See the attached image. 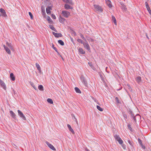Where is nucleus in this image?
Instances as JSON below:
<instances>
[{
	"label": "nucleus",
	"mask_w": 151,
	"mask_h": 151,
	"mask_svg": "<svg viewBox=\"0 0 151 151\" xmlns=\"http://www.w3.org/2000/svg\"><path fill=\"white\" fill-rule=\"evenodd\" d=\"M120 4L121 5L120 7L121 8L122 10L124 11H126V10H127V8H126V6L124 5V4L122 2H121L120 3Z\"/></svg>",
	"instance_id": "nucleus-7"
},
{
	"label": "nucleus",
	"mask_w": 151,
	"mask_h": 151,
	"mask_svg": "<svg viewBox=\"0 0 151 151\" xmlns=\"http://www.w3.org/2000/svg\"><path fill=\"white\" fill-rule=\"evenodd\" d=\"M114 137L115 139H116V140L117 141H118V140H119L120 138L119 137V135H116V134L114 136Z\"/></svg>",
	"instance_id": "nucleus-32"
},
{
	"label": "nucleus",
	"mask_w": 151,
	"mask_h": 151,
	"mask_svg": "<svg viewBox=\"0 0 151 151\" xmlns=\"http://www.w3.org/2000/svg\"><path fill=\"white\" fill-rule=\"evenodd\" d=\"M127 127L128 129L132 132L133 131V129L131 127V125L130 124H128L127 125Z\"/></svg>",
	"instance_id": "nucleus-34"
},
{
	"label": "nucleus",
	"mask_w": 151,
	"mask_h": 151,
	"mask_svg": "<svg viewBox=\"0 0 151 151\" xmlns=\"http://www.w3.org/2000/svg\"><path fill=\"white\" fill-rule=\"evenodd\" d=\"M4 47L5 50L6 52L9 54H11V52L9 49L8 47H7L5 45H3Z\"/></svg>",
	"instance_id": "nucleus-15"
},
{
	"label": "nucleus",
	"mask_w": 151,
	"mask_h": 151,
	"mask_svg": "<svg viewBox=\"0 0 151 151\" xmlns=\"http://www.w3.org/2000/svg\"><path fill=\"white\" fill-rule=\"evenodd\" d=\"M50 28L52 29V30L54 31L57 32V30L52 25H50L49 26Z\"/></svg>",
	"instance_id": "nucleus-29"
},
{
	"label": "nucleus",
	"mask_w": 151,
	"mask_h": 151,
	"mask_svg": "<svg viewBox=\"0 0 151 151\" xmlns=\"http://www.w3.org/2000/svg\"><path fill=\"white\" fill-rule=\"evenodd\" d=\"M80 78L82 83H83L86 86H87L88 85L87 83L84 76H81Z\"/></svg>",
	"instance_id": "nucleus-5"
},
{
	"label": "nucleus",
	"mask_w": 151,
	"mask_h": 151,
	"mask_svg": "<svg viewBox=\"0 0 151 151\" xmlns=\"http://www.w3.org/2000/svg\"><path fill=\"white\" fill-rule=\"evenodd\" d=\"M10 78L11 80L14 81L15 80V77L13 73H11L10 75Z\"/></svg>",
	"instance_id": "nucleus-16"
},
{
	"label": "nucleus",
	"mask_w": 151,
	"mask_h": 151,
	"mask_svg": "<svg viewBox=\"0 0 151 151\" xmlns=\"http://www.w3.org/2000/svg\"><path fill=\"white\" fill-rule=\"evenodd\" d=\"M51 17L53 19H55L56 18V17L54 14H52L51 15Z\"/></svg>",
	"instance_id": "nucleus-51"
},
{
	"label": "nucleus",
	"mask_w": 151,
	"mask_h": 151,
	"mask_svg": "<svg viewBox=\"0 0 151 151\" xmlns=\"http://www.w3.org/2000/svg\"><path fill=\"white\" fill-rule=\"evenodd\" d=\"M73 39H71V41H72Z\"/></svg>",
	"instance_id": "nucleus-62"
},
{
	"label": "nucleus",
	"mask_w": 151,
	"mask_h": 151,
	"mask_svg": "<svg viewBox=\"0 0 151 151\" xmlns=\"http://www.w3.org/2000/svg\"><path fill=\"white\" fill-rule=\"evenodd\" d=\"M31 85L32 86V87L35 90H37V87L33 83H32L31 84Z\"/></svg>",
	"instance_id": "nucleus-41"
},
{
	"label": "nucleus",
	"mask_w": 151,
	"mask_h": 151,
	"mask_svg": "<svg viewBox=\"0 0 151 151\" xmlns=\"http://www.w3.org/2000/svg\"><path fill=\"white\" fill-rule=\"evenodd\" d=\"M0 84L2 87L5 90L6 89V86L4 82L1 79H0Z\"/></svg>",
	"instance_id": "nucleus-9"
},
{
	"label": "nucleus",
	"mask_w": 151,
	"mask_h": 151,
	"mask_svg": "<svg viewBox=\"0 0 151 151\" xmlns=\"http://www.w3.org/2000/svg\"><path fill=\"white\" fill-rule=\"evenodd\" d=\"M49 1V0H48V2Z\"/></svg>",
	"instance_id": "nucleus-61"
},
{
	"label": "nucleus",
	"mask_w": 151,
	"mask_h": 151,
	"mask_svg": "<svg viewBox=\"0 0 151 151\" xmlns=\"http://www.w3.org/2000/svg\"><path fill=\"white\" fill-rule=\"evenodd\" d=\"M83 45L84 47L87 49L88 51L90 50L89 46L87 43H84Z\"/></svg>",
	"instance_id": "nucleus-8"
},
{
	"label": "nucleus",
	"mask_w": 151,
	"mask_h": 151,
	"mask_svg": "<svg viewBox=\"0 0 151 151\" xmlns=\"http://www.w3.org/2000/svg\"><path fill=\"white\" fill-rule=\"evenodd\" d=\"M59 22L61 23H63L65 20V19L63 18H62L61 16L59 18Z\"/></svg>",
	"instance_id": "nucleus-23"
},
{
	"label": "nucleus",
	"mask_w": 151,
	"mask_h": 151,
	"mask_svg": "<svg viewBox=\"0 0 151 151\" xmlns=\"http://www.w3.org/2000/svg\"><path fill=\"white\" fill-rule=\"evenodd\" d=\"M42 3H44V4L46 6L47 4V0H42Z\"/></svg>",
	"instance_id": "nucleus-43"
},
{
	"label": "nucleus",
	"mask_w": 151,
	"mask_h": 151,
	"mask_svg": "<svg viewBox=\"0 0 151 151\" xmlns=\"http://www.w3.org/2000/svg\"><path fill=\"white\" fill-rule=\"evenodd\" d=\"M38 89L40 91H43V86L42 85H39L38 86Z\"/></svg>",
	"instance_id": "nucleus-35"
},
{
	"label": "nucleus",
	"mask_w": 151,
	"mask_h": 151,
	"mask_svg": "<svg viewBox=\"0 0 151 151\" xmlns=\"http://www.w3.org/2000/svg\"><path fill=\"white\" fill-rule=\"evenodd\" d=\"M141 116L139 114H137L135 116H134V117H133V119H134V122H137V119H136V118H137L139 119L140 118Z\"/></svg>",
	"instance_id": "nucleus-11"
},
{
	"label": "nucleus",
	"mask_w": 151,
	"mask_h": 151,
	"mask_svg": "<svg viewBox=\"0 0 151 151\" xmlns=\"http://www.w3.org/2000/svg\"><path fill=\"white\" fill-rule=\"evenodd\" d=\"M53 34L56 37H62V35L61 33H55L54 32H52Z\"/></svg>",
	"instance_id": "nucleus-13"
},
{
	"label": "nucleus",
	"mask_w": 151,
	"mask_h": 151,
	"mask_svg": "<svg viewBox=\"0 0 151 151\" xmlns=\"http://www.w3.org/2000/svg\"><path fill=\"white\" fill-rule=\"evenodd\" d=\"M77 41L78 42L80 43L81 44H83V43H84L83 40L81 39H78Z\"/></svg>",
	"instance_id": "nucleus-42"
},
{
	"label": "nucleus",
	"mask_w": 151,
	"mask_h": 151,
	"mask_svg": "<svg viewBox=\"0 0 151 151\" xmlns=\"http://www.w3.org/2000/svg\"><path fill=\"white\" fill-rule=\"evenodd\" d=\"M73 39H71V41H72Z\"/></svg>",
	"instance_id": "nucleus-64"
},
{
	"label": "nucleus",
	"mask_w": 151,
	"mask_h": 151,
	"mask_svg": "<svg viewBox=\"0 0 151 151\" xmlns=\"http://www.w3.org/2000/svg\"><path fill=\"white\" fill-rule=\"evenodd\" d=\"M17 112L18 113V115L20 116V117L23 120L25 121L26 120V118L23 113L22 112V111L19 110H17Z\"/></svg>",
	"instance_id": "nucleus-3"
},
{
	"label": "nucleus",
	"mask_w": 151,
	"mask_h": 151,
	"mask_svg": "<svg viewBox=\"0 0 151 151\" xmlns=\"http://www.w3.org/2000/svg\"><path fill=\"white\" fill-rule=\"evenodd\" d=\"M41 10L43 18L45 19V20H47V17H46V15L45 11V8L44 6L42 5V6Z\"/></svg>",
	"instance_id": "nucleus-1"
},
{
	"label": "nucleus",
	"mask_w": 151,
	"mask_h": 151,
	"mask_svg": "<svg viewBox=\"0 0 151 151\" xmlns=\"http://www.w3.org/2000/svg\"><path fill=\"white\" fill-rule=\"evenodd\" d=\"M46 11L47 13V7H46Z\"/></svg>",
	"instance_id": "nucleus-57"
},
{
	"label": "nucleus",
	"mask_w": 151,
	"mask_h": 151,
	"mask_svg": "<svg viewBox=\"0 0 151 151\" xmlns=\"http://www.w3.org/2000/svg\"><path fill=\"white\" fill-rule=\"evenodd\" d=\"M127 86L129 89V90L130 91H132V89L131 88V87L130 86L129 84H127Z\"/></svg>",
	"instance_id": "nucleus-50"
},
{
	"label": "nucleus",
	"mask_w": 151,
	"mask_h": 151,
	"mask_svg": "<svg viewBox=\"0 0 151 151\" xmlns=\"http://www.w3.org/2000/svg\"><path fill=\"white\" fill-rule=\"evenodd\" d=\"M80 36L82 38V39H83L84 40H86V39L83 36V35L82 34H80Z\"/></svg>",
	"instance_id": "nucleus-48"
},
{
	"label": "nucleus",
	"mask_w": 151,
	"mask_h": 151,
	"mask_svg": "<svg viewBox=\"0 0 151 151\" xmlns=\"http://www.w3.org/2000/svg\"><path fill=\"white\" fill-rule=\"evenodd\" d=\"M67 127L70 131L72 133V134H74L75 132L73 129L71 128L70 125L69 124H68Z\"/></svg>",
	"instance_id": "nucleus-17"
},
{
	"label": "nucleus",
	"mask_w": 151,
	"mask_h": 151,
	"mask_svg": "<svg viewBox=\"0 0 151 151\" xmlns=\"http://www.w3.org/2000/svg\"><path fill=\"white\" fill-rule=\"evenodd\" d=\"M88 64L91 67H92V64H91V63L88 62Z\"/></svg>",
	"instance_id": "nucleus-53"
},
{
	"label": "nucleus",
	"mask_w": 151,
	"mask_h": 151,
	"mask_svg": "<svg viewBox=\"0 0 151 151\" xmlns=\"http://www.w3.org/2000/svg\"><path fill=\"white\" fill-rule=\"evenodd\" d=\"M128 142L129 143V144L130 145H131L132 146H133V145H132V143L133 142L129 140H128Z\"/></svg>",
	"instance_id": "nucleus-46"
},
{
	"label": "nucleus",
	"mask_w": 151,
	"mask_h": 151,
	"mask_svg": "<svg viewBox=\"0 0 151 151\" xmlns=\"http://www.w3.org/2000/svg\"><path fill=\"white\" fill-rule=\"evenodd\" d=\"M6 44V45L8 46L9 47L10 49L11 50L13 49L11 43H9L8 42H7Z\"/></svg>",
	"instance_id": "nucleus-27"
},
{
	"label": "nucleus",
	"mask_w": 151,
	"mask_h": 151,
	"mask_svg": "<svg viewBox=\"0 0 151 151\" xmlns=\"http://www.w3.org/2000/svg\"><path fill=\"white\" fill-rule=\"evenodd\" d=\"M0 12L1 16L4 17H7V15L6 14L5 10L3 8H1L0 9Z\"/></svg>",
	"instance_id": "nucleus-6"
},
{
	"label": "nucleus",
	"mask_w": 151,
	"mask_h": 151,
	"mask_svg": "<svg viewBox=\"0 0 151 151\" xmlns=\"http://www.w3.org/2000/svg\"><path fill=\"white\" fill-rule=\"evenodd\" d=\"M75 90L76 93H81V91L78 88V87H75Z\"/></svg>",
	"instance_id": "nucleus-26"
},
{
	"label": "nucleus",
	"mask_w": 151,
	"mask_h": 151,
	"mask_svg": "<svg viewBox=\"0 0 151 151\" xmlns=\"http://www.w3.org/2000/svg\"><path fill=\"white\" fill-rule=\"evenodd\" d=\"M58 42L61 45H64V43L63 41L62 40H59L58 41Z\"/></svg>",
	"instance_id": "nucleus-37"
},
{
	"label": "nucleus",
	"mask_w": 151,
	"mask_h": 151,
	"mask_svg": "<svg viewBox=\"0 0 151 151\" xmlns=\"http://www.w3.org/2000/svg\"><path fill=\"white\" fill-rule=\"evenodd\" d=\"M118 142L121 145L123 144V141L121 138L119 140H118Z\"/></svg>",
	"instance_id": "nucleus-39"
},
{
	"label": "nucleus",
	"mask_w": 151,
	"mask_h": 151,
	"mask_svg": "<svg viewBox=\"0 0 151 151\" xmlns=\"http://www.w3.org/2000/svg\"><path fill=\"white\" fill-rule=\"evenodd\" d=\"M142 148L144 149H145V146H144L143 145V146H141Z\"/></svg>",
	"instance_id": "nucleus-54"
},
{
	"label": "nucleus",
	"mask_w": 151,
	"mask_h": 151,
	"mask_svg": "<svg viewBox=\"0 0 151 151\" xmlns=\"http://www.w3.org/2000/svg\"><path fill=\"white\" fill-rule=\"evenodd\" d=\"M85 150L86 151H90L87 148L85 149Z\"/></svg>",
	"instance_id": "nucleus-56"
},
{
	"label": "nucleus",
	"mask_w": 151,
	"mask_h": 151,
	"mask_svg": "<svg viewBox=\"0 0 151 151\" xmlns=\"http://www.w3.org/2000/svg\"><path fill=\"white\" fill-rule=\"evenodd\" d=\"M124 117H126V118H127V116L125 114L124 115Z\"/></svg>",
	"instance_id": "nucleus-58"
},
{
	"label": "nucleus",
	"mask_w": 151,
	"mask_h": 151,
	"mask_svg": "<svg viewBox=\"0 0 151 151\" xmlns=\"http://www.w3.org/2000/svg\"><path fill=\"white\" fill-rule=\"evenodd\" d=\"M65 9H71L72 8L68 4H66L65 5Z\"/></svg>",
	"instance_id": "nucleus-24"
},
{
	"label": "nucleus",
	"mask_w": 151,
	"mask_h": 151,
	"mask_svg": "<svg viewBox=\"0 0 151 151\" xmlns=\"http://www.w3.org/2000/svg\"><path fill=\"white\" fill-rule=\"evenodd\" d=\"M136 81L138 83H139L141 81V77L139 76L137 77L136 79Z\"/></svg>",
	"instance_id": "nucleus-18"
},
{
	"label": "nucleus",
	"mask_w": 151,
	"mask_h": 151,
	"mask_svg": "<svg viewBox=\"0 0 151 151\" xmlns=\"http://www.w3.org/2000/svg\"><path fill=\"white\" fill-rule=\"evenodd\" d=\"M87 40L89 42H93L94 41L93 39L91 38H87Z\"/></svg>",
	"instance_id": "nucleus-44"
},
{
	"label": "nucleus",
	"mask_w": 151,
	"mask_h": 151,
	"mask_svg": "<svg viewBox=\"0 0 151 151\" xmlns=\"http://www.w3.org/2000/svg\"><path fill=\"white\" fill-rule=\"evenodd\" d=\"M115 99H116V101L117 103H118V104L119 103V100L118 98L117 97H116V98H115Z\"/></svg>",
	"instance_id": "nucleus-49"
},
{
	"label": "nucleus",
	"mask_w": 151,
	"mask_h": 151,
	"mask_svg": "<svg viewBox=\"0 0 151 151\" xmlns=\"http://www.w3.org/2000/svg\"><path fill=\"white\" fill-rule=\"evenodd\" d=\"M36 66L37 68V69L38 70L39 72L40 73L41 72V68L39 65L37 63H36Z\"/></svg>",
	"instance_id": "nucleus-22"
},
{
	"label": "nucleus",
	"mask_w": 151,
	"mask_h": 151,
	"mask_svg": "<svg viewBox=\"0 0 151 151\" xmlns=\"http://www.w3.org/2000/svg\"><path fill=\"white\" fill-rule=\"evenodd\" d=\"M96 107L99 111H103V109L101 108L100 106L97 105V106Z\"/></svg>",
	"instance_id": "nucleus-38"
},
{
	"label": "nucleus",
	"mask_w": 151,
	"mask_h": 151,
	"mask_svg": "<svg viewBox=\"0 0 151 151\" xmlns=\"http://www.w3.org/2000/svg\"><path fill=\"white\" fill-rule=\"evenodd\" d=\"M138 140L139 144H140L141 146H143L141 140L139 138L138 139Z\"/></svg>",
	"instance_id": "nucleus-45"
},
{
	"label": "nucleus",
	"mask_w": 151,
	"mask_h": 151,
	"mask_svg": "<svg viewBox=\"0 0 151 151\" xmlns=\"http://www.w3.org/2000/svg\"><path fill=\"white\" fill-rule=\"evenodd\" d=\"M145 4L146 6V7L147 8V9L150 14L151 15V10L150 9V7L148 5V3L147 2H145Z\"/></svg>",
	"instance_id": "nucleus-14"
},
{
	"label": "nucleus",
	"mask_w": 151,
	"mask_h": 151,
	"mask_svg": "<svg viewBox=\"0 0 151 151\" xmlns=\"http://www.w3.org/2000/svg\"><path fill=\"white\" fill-rule=\"evenodd\" d=\"M9 113L11 114V116L13 119H15L16 118V115L12 111H9Z\"/></svg>",
	"instance_id": "nucleus-12"
},
{
	"label": "nucleus",
	"mask_w": 151,
	"mask_h": 151,
	"mask_svg": "<svg viewBox=\"0 0 151 151\" xmlns=\"http://www.w3.org/2000/svg\"><path fill=\"white\" fill-rule=\"evenodd\" d=\"M48 102L52 104L53 103V101L52 99L49 98L48 99Z\"/></svg>",
	"instance_id": "nucleus-33"
},
{
	"label": "nucleus",
	"mask_w": 151,
	"mask_h": 151,
	"mask_svg": "<svg viewBox=\"0 0 151 151\" xmlns=\"http://www.w3.org/2000/svg\"><path fill=\"white\" fill-rule=\"evenodd\" d=\"M48 146L50 149L53 150H55L56 149L51 144L48 142Z\"/></svg>",
	"instance_id": "nucleus-19"
},
{
	"label": "nucleus",
	"mask_w": 151,
	"mask_h": 151,
	"mask_svg": "<svg viewBox=\"0 0 151 151\" xmlns=\"http://www.w3.org/2000/svg\"><path fill=\"white\" fill-rule=\"evenodd\" d=\"M63 1L69 4H72L73 2L71 0H62Z\"/></svg>",
	"instance_id": "nucleus-20"
},
{
	"label": "nucleus",
	"mask_w": 151,
	"mask_h": 151,
	"mask_svg": "<svg viewBox=\"0 0 151 151\" xmlns=\"http://www.w3.org/2000/svg\"><path fill=\"white\" fill-rule=\"evenodd\" d=\"M48 22L50 24H53V22L52 20L51 19L50 17L48 16Z\"/></svg>",
	"instance_id": "nucleus-28"
},
{
	"label": "nucleus",
	"mask_w": 151,
	"mask_h": 151,
	"mask_svg": "<svg viewBox=\"0 0 151 151\" xmlns=\"http://www.w3.org/2000/svg\"><path fill=\"white\" fill-rule=\"evenodd\" d=\"M112 18L114 23L115 24H116V20L115 17L114 16H112Z\"/></svg>",
	"instance_id": "nucleus-31"
},
{
	"label": "nucleus",
	"mask_w": 151,
	"mask_h": 151,
	"mask_svg": "<svg viewBox=\"0 0 151 151\" xmlns=\"http://www.w3.org/2000/svg\"><path fill=\"white\" fill-rule=\"evenodd\" d=\"M73 33L74 35L76 36V33L75 32H73Z\"/></svg>",
	"instance_id": "nucleus-55"
},
{
	"label": "nucleus",
	"mask_w": 151,
	"mask_h": 151,
	"mask_svg": "<svg viewBox=\"0 0 151 151\" xmlns=\"http://www.w3.org/2000/svg\"><path fill=\"white\" fill-rule=\"evenodd\" d=\"M106 4H107V5L110 8L112 7V5L111 4V2L110 1H106Z\"/></svg>",
	"instance_id": "nucleus-25"
},
{
	"label": "nucleus",
	"mask_w": 151,
	"mask_h": 151,
	"mask_svg": "<svg viewBox=\"0 0 151 151\" xmlns=\"http://www.w3.org/2000/svg\"><path fill=\"white\" fill-rule=\"evenodd\" d=\"M94 9L97 11L101 12L103 11V9L99 5L94 4L93 5Z\"/></svg>",
	"instance_id": "nucleus-2"
},
{
	"label": "nucleus",
	"mask_w": 151,
	"mask_h": 151,
	"mask_svg": "<svg viewBox=\"0 0 151 151\" xmlns=\"http://www.w3.org/2000/svg\"><path fill=\"white\" fill-rule=\"evenodd\" d=\"M52 47L54 49V50H55L56 52H57L58 54H60L59 52L58 51L57 48L54 47V45L52 43Z\"/></svg>",
	"instance_id": "nucleus-30"
},
{
	"label": "nucleus",
	"mask_w": 151,
	"mask_h": 151,
	"mask_svg": "<svg viewBox=\"0 0 151 151\" xmlns=\"http://www.w3.org/2000/svg\"><path fill=\"white\" fill-rule=\"evenodd\" d=\"M129 113L131 115L132 117H134V116L133 112L130 110H129Z\"/></svg>",
	"instance_id": "nucleus-36"
},
{
	"label": "nucleus",
	"mask_w": 151,
	"mask_h": 151,
	"mask_svg": "<svg viewBox=\"0 0 151 151\" xmlns=\"http://www.w3.org/2000/svg\"><path fill=\"white\" fill-rule=\"evenodd\" d=\"M78 51L80 54H84L85 53V52L83 50L82 48H80L78 50Z\"/></svg>",
	"instance_id": "nucleus-21"
},
{
	"label": "nucleus",
	"mask_w": 151,
	"mask_h": 151,
	"mask_svg": "<svg viewBox=\"0 0 151 151\" xmlns=\"http://www.w3.org/2000/svg\"><path fill=\"white\" fill-rule=\"evenodd\" d=\"M71 115H72V117H73L75 121L76 122V123L77 124H78V122L77 121V119L76 118L75 116H74V115L73 114H72Z\"/></svg>",
	"instance_id": "nucleus-40"
},
{
	"label": "nucleus",
	"mask_w": 151,
	"mask_h": 151,
	"mask_svg": "<svg viewBox=\"0 0 151 151\" xmlns=\"http://www.w3.org/2000/svg\"><path fill=\"white\" fill-rule=\"evenodd\" d=\"M52 5L50 4V6L48 5V14H50V10H52Z\"/></svg>",
	"instance_id": "nucleus-10"
},
{
	"label": "nucleus",
	"mask_w": 151,
	"mask_h": 151,
	"mask_svg": "<svg viewBox=\"0 0 151 151\" xmlns=\"http://www.w3.org/2000/svg\"><path fill=\"white\" fill-rule=\"evenodd\" d=\"M110 1L109 0H105L106 2V1Z\"/></svg>",
	"instance_id": "nucleus-59"
},
{
	"label": "nucleus",
	"mask_w": 151,
	"mask_h": 151,
	"mask_svg": "<svg viewBox=\"0 0 151 151\" xmlns=\"http://www.w3.org/2000/svg\"><path fill=\"white\" fill-rule=\"evenodd\" d=\"M62 14L64 17L66 18L68 17L70 15V12L66 11H62Z\"/></svg>",
	"instance_id": "nucleus-4"
},
{
	"label": "nucleus",
	"mask_w": 151,
	"mask_h": 151,
	"mask_svg": "<svg viewBox=\"0 0 151 151\" xmlns=\"http://www.w3.org/2000/svg\"><path fill=\"white\" fill-rule=\"evenodd\" d=\"M29 14L30 16V17L31 19H32L33 18V16L31 13L30 12H29Z\"/></svg>",
	"instance_id": "nucleus-47"
},
{
	"label": "nucleus",
	"mask_w": 151,
	"mask_h": 151,
	"mask_svg": "<svg viewBox=\"0 0 151 151\" xmlns=\"http://www.w3.org/2000/svg\"><path fill=\"white\" fill-rule=\"evenodd\" d=\"M121 145L124 149H125V145H123L122 144Z\"/></svg>",
	"instance_id": "nucleus-52"
},
{
	"label": "nucleus",
	"mask_w": 151,
	"mask_h": 151,
	"mask_svg": "<svg viewBox=\"0 0 151 151\" xmlns=\"http://www.w3.org/2000/svg\"><path fill=\"white\" fill-rule=\"evenodd\" d=\"M73 39H71V41H72Z\"/></svg>",
	"instance_id": "nucleus-63"
},
{
	"label": "nucleus",
	"mask_w": 151,
	"mask_h": 151,
	"mask_svg": "<svg viewBox=\"0 0 151 151\" xmlns=\"http://www.w3.org/2000/svg\"><path fill=\"white\" fill-rule=\"evenodd\" d=\"M45 142H46V143L47 145V141H46Z\"/></svg>",
	"instance_id": "nucleus-60"
}]
</instances>
